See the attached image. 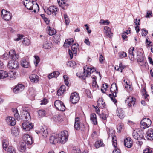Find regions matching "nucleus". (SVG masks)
Wrapping results in <instances>:
<instances>
[{"label":"nucleus","mask_w":153,"mask_h":153,"mask_svg":"<svg viewBox=\"0 0 153 153\" xmlns=\"http://www.w3.org/2000/svg\"><path fill=\"white\" fill-rule=\"evenodd\" d=\"M21 119L25 122L22 123V128L25 131H29L32 128L33 126L32 124L29 122L31 120V117L28 108L23 107Z\"/></svg>","instance_id":"nucleus-1"},{"label":"nucleus","mask_w":153,"mask_h":153,"mask_svg":"<svg viewBox=\"0 0 153 153\" xmlns=\"http://www.w3.org/2000/svg\"><path fill=\"white\" fill-rule=\"evenodd\" d=\"M9 56H10L12 60L9 61L8 67L10 69H14L18 67L19 64L17 61L16 60L18 58V56L15 53V50H11L9 52Z\"/></svg>","instance_id":"nucleus-2"},{"label":"nucleus","mask_w":153,"mask_h":153,"mask_svg":"<svg viewBox=\"0 0 153 153\" xmlns=\"http://www.w3.org/2000/svg\"><path fill=\"white\" fill-rule=\"evenodd\" d=\"M108 138H111L112 139L113 145L115 149L113 151V153H120V150L116 147L117 141L115 135V131L114 130H109L108 132Z\"/></svg>","instance_id":"nucleus-3"},{"label":"nucleus","mask_w":153,"mask_h":153,"mask_svg":"<svg viewBox=\"0 0 153 153\" xmlns=\"http://www.w3.org/2000/svg\"><path fill=\"white\" fill-rule=\"evenodd\" d=\"M58 134L59 139V142L64 144L68 140V133L67 131H63Z\"/></svg>","instance_id":"nucleus-4"},{"label":"nucleus","mask_w":153,"mask_h":153,"mask_svg":"<svg viewBox=\"0 0 153 153\" xmlns=\"http://www.w3.org/2000/svg\"><path fill=\"white\" fill-rule=\"evenodd\" d=\"M144 133L141 129H138L134 130L133 132V137L136 140H140L144 138Z\"/></svg>","instance_id":"nucleus-5"},{"label":"nucleus","mask_w":153,"mask_h":153,"mask_svg":"<svg viewBox=\"0 0 153 153\" xmlns=\"http://www.w3.org/2000/svg\"><path fill=\"white\" fill-rule=\"evenodd\" d=\"M74 127L76 130H80L83 131L85 128L84 125L79 121V118L78 117L75 118Z\"/></svg>","instance_id":"nucleus-6"},{"label":"nucleus","mask_w":153,"mask_h":153,"mask_svg":"<svg viewBox=\"0 0 153 153\" xmlns=\"http://www.w3.org/2000/svg\"><path fill=\"white\" fill-rule=\"evenodd\" d=\"M80 99L79 94L76 92L72 93L70 97L71 102L73 104H76L78 102Z\"/></svg>","instance_id":"nucleus-7"},{"label":"nucleus","mask_w":153,"mask_h":153,"mask_svg":"<svg viewBox=\"0 0 153 153\" xmlns=\"http://www.w3.org/2000/svg\"><path fill=\"white\" fill-rule=\"evenodd\" d=\"M54 105L57 109L60 111H64L65 110V107L64 103L60 100L55 101L54 102Z\"/></svg>","instance_id":"nucleus-8"},{"label":"nucleus","mask_w":153,"mask_h":153,"mask_svg":"<svg viewBox=\"0 0 153 153\" xmlns=\"http://www.w3.org/2000/svg\"><path fill=\"white\" fill-rule=\"evenodd\" d=\"M78 44H73L71 46V50L70 49L68 50V53L70 56L71 59L73 58V54H76L77 49L78 48Z\"/></svg>","instance_id":"nucleus-9"},{"label":"nucleus","mask_w":153,"mask_h":153,"mask_svg":"<svg viewBox=\"0 0 153 153\" xmlns=\"http://www.w3.org/2000/svg\"><path fill=\"white\" fill-rule=\"evenodd\" d=\"M49 141L50 143L52 144H55L59 142V139L58 134H52L50 138Z\"/></svg>","instance_id":"nucleus-10"},{"label":"nucleus","mask_w":153,"mask_h":153,"mask_svg":"<svg viewBox=\"0 0 153 153\" xmlns=\"http://www.w3.org/2000/svg\"><path fill=\"white\" fill-rule=\"evenodd\" d=\"M38 134L42 135L44 137H46L48 135V131L46 127L45 126L41 128L39 130L36 131Z\"/></svg>","instance_id":"nucleus-11"},{"label":"nucleus","mask_w":153,"mask_h":153,"mask_svg":"<svg viewBox=\"0 0 153 153\" xmlns=\"http://www.w3.org/2000/svg\"><path fill=\"white\" fill-rule=\"evenodd\" d=\"M25 1H23L24 5L26 8L29 10H33V6L34 5L33 1L31 0V1L28 0H25Z\"/></svg>","instance_id":"nucleus-12"},{"label":"nucleus","mask_w":153,"mask_h":153,"mask_svg":"<svg viewBox=\"0 0 153 153\" xmlns=\"http://www.w3.org/2000/svg\"><path fill=\"white\" fill-rule=\"evenodd\" d=\"M23 141L27 145H31L33 143L32 138L29 135L25 134L23 137Z\"/></svg>","instance_id":"nucleus-13"},{"label":"nucleus","mask_w":153,"mask_h":153,"mask_svg":"<svg viewBox=\"0 0 153 153\" xmlns=\"http://www.w3.org/2000/svg\"><path fill=\"white\" fill-rule=\"evenodd\" d=\"M83 69L84 70V73H86V76L88 77L90 76L92 73H93L96 71L94 68H89L87 66L84 67Z\"/></svg>","instance_id":"nucleus-14"},{"label":"nucleus","mask_w":153,"mask_h":153,"mask_svg":"<svg viewBox=\"0 0 153 153\" xmlns=\"http://www.w3.org/2000/svg\"><path fill=\"white\" fill-rule=\"evenodd\" d=\"M7 123L10 126H13L16 123V120L14 118L11 116H8L6 119Z\"/></svg>","instance_id":"nucleus-15"},{"label":"nucleus","mask_w":153,"mask_h":153,"mask_svg":"<svg viewBox=\"0 0 153 153\" xmlns=\"http://www.w3.org/2000/svg\"><path fill=\"white\" fill-rule=\"evenodd\" d=\"M145 137L148 140H153V130L152 129L148 130L146 134Z\"/></svg>","instance_id":"nucleus-16"},{"label":"nucleus","mask_w":153,"mask_h":153,"mask_svg":"<svg viewBox=\"0 0 153 153\" xmlns=\"http://www.w3.org/2000/svg\"><path fill=\"white\" fill-rule=\"evenodd\" d=\"M126 102L128 103L129 106H134L135 102V99L131 97H129L125 100Z\"/></svg>","instance_id":"nucleus-17"},{"label":"nucleus","mask_w":153,"mask_h":153,"mask_svg":"<svg viewBox=\"0 0 153 153\" xmlns=\"http://www.w3.org/2000/svg\"><path fill=\"white\" fill-rule=\"evenodd\" d=\"M50 13H48L49 15L52 14L55 15L58 12V9L55 6L50 7L48 9Z\"/></svg>","instance_id":"nucleus-18"},{"label":"nucleus","mask_w":153,"mask_h":153,"mask_svg":"<svg viewBox=\"0 0 153 153\" xmlns=\"http://www.w3.org/2000/svg\"><path fill=\"white\" fill-rule=\"evenodd\" d=\"M133 141L131 138L128 137L125 139L124 140V144L125 146L128 148L131 147L133 144Z\"/></svg>","instance_id":"nucleus-19"},{"label":"nucleus","mask_w":153,"mask_h":153,"mask_svg":"<svg viewBox=\"0 0 153 153\" xmlns=\"http://www.w3.org/2000/svg\"><path fill=\"white\" fill-rule=\"evenodd\" d=\"M24 88V86L21 84H20L16 86L13 89V91L15 94H17L18 92L22 91Z\"/></svg>","instance_id":"nucleus-20"},{"label":"nucleus","mask_w":153,"mask_h":153,"mask_svg":"<svg viewBox=\"0 0 153 153\" xmlns=\"http://www.w3.org/2000/svg\"><path fill=\"white\" fill-rule=\"evenodd\" d=\"M21 64L22 67L25 68H28L30 65L28 59L25 58H23L22 59L21 61Z\"/></svg>","instance_id":"nucleus-21"},{"label":"nucleus","mask_w":153,"mask_h":153,"mask_svg":"<svg viewBox=\"0 0 153 153\" xmlns=\"http://www.w3.org/2000/svg\"><path fill=\"white\" fill-rule=\"evenodd\" d=\"M104 32L105 35L109 38H111L113 33L111 32V29L107 26H105L104 28Z\"/></svg>","instance_id":"nucleus-22"},{"label":"nucleus","mask_w":153,"mask_h":153,"mask_svg":"<svg viewBox=\"0 0 153 153\" xmlns=\"http://www.w3.org/2000/svg\"><path fill=\"white\" fill-rule=\"evenodd\" d=\"M118 91H114V92H111L112 94H110L109 95V96L111 98V100L116 105H117V102L115 97L117 96L116 94L118 93Z\"/></svg>","instance_id":"nucleus-23"},{"label":"nucleus","mask_w":153,"mask_h":153,"mask_svg":"<svg viewBox=\"0 0 153 153\" xmlns=\"http://www.w3.org/2000/svg\"><path fill=\"white\" fill-rule=\"evenodd\" d=\"M29 78L31 82L34 83L37 82L39 80L38 76L35 74H32L30 75Z\"/></svg>","instance_id":"nucleus-24"},{"label":"nucleus","mask_w":153,"mask_h":153,"mask_svg":"<svg viewBox=\"0 0 153 153\" xmlns=\"http://www.w3.org/2000/svg\"><path fill=\"white\" fill-rule=\"evenodd\" d=\"M74 42V40L73 39H66L65 40L63 46L65 47H68L73 43Z\"/></svg>","instance_id":"nucleus-25"},{"label":"nucleus","mask_w":153,"mask_h":153,"mask_svg":"<svg viewBox=\"0 0 153 153\" xmlns=\"http://www.w3.org/2000/svg\"><path fill=\"white\" fill-rule=\"evenodd\" d=\"M98 106L100 108H103L105 107V102L103 101V100L101 98H100L97 101Z\"/></svg>","instance_id":"nucleus-26"},{"label":"nucleus","mask_w":153,"mask_h":153,"mask_svg":"<svg viewBox=\"0 0 153 153\" xmlns=\"http://www.w3.org/2000/svg\"><path fill=\"white\" fill-rule=\"evenodd\" d=\"M90 117V120L95 125L97 124V122L96 114L94 113L92 114Z\"/></svg>","instance_id":"nucleus-27"},{"label":"nucleus","mask_w":153,"mask_h":153,"mask_svg":"<svg viewBox=\"0 0 153 153\" xmlns=\"http://www.w3.org/2000/svg\"><path fill=\"white\" fill-rule=\"evenodd\" d=\"M19 132L18 128L16 126L12 128L11 129V134L12 135L16 137L19 134Z\"/></svg>","instance_id":"nucleus-28"},{"label":"nucleus","mask_w":153,"mask_h":153,"mask_svg":"<svg viewBox=\"0 0 153 153\" xmlns=\"http://www.w3.org/2000/svg\"><path fill=\"white\" fill-rule=\"evenodd\" d=\"M52 46L51 42L50 41H46L43 45V48L45 49H49Z\"/></svg>","instance_id":"nucleus-29"},{"label":"nucleus","mask_w":153,"mask_h":153,"mask_svg":"<svg viewBox=\"0 0 153 153\" xmlns=\"http://www.w3.org/2000/svg\"><path fill=\"white\" fill-rule=\"evenodd\" d=\"M66 91L65 86L64 85H62L59 89L57 91V94L58 96L62 95Z\"/></svg>","instance_id":"nucleus-30"},{"label":"nucleus","mask_w":153,"mask_h":153,"mask_svg":"<svg viewBox=\"0 0 153 153\" xmlns=\"http://www.w3.org/2000/svg\"><path fill=\"white\" fill-rule=\"evenodd\" d=\"M86 73H84V72L83 73L78 72L76 73V74L77 76L79 78L85 80L86 77H88L86 76Z\"/></svg>","instance_id":"nucleus-31"},{"label":"nucleus","mask_w":153,"mask_h":153,"mask_svg":"<svg viewBox=\"0 0 153 153\" xmlns=\"http://www.w3.org/2000/svg\"><path fill=\"white\" fill-rule=\"evenodd\" d=\"M117 114V115L121 119L125 117L124 111L121 108L118 109Z\"/></svg>","instance_id":"nucleus-32"},{"label":"nucleus","mask_w":153,"mask_h":153,"mask_svg":"<svg viewBox=\"0 0 153 153\" xmlns=\"http://www.w3.org/2000/svg\"><path fill=\"white\" fill-rule=\"evenodd\" d=\"M8 76V73L6 71L3 70H0V79H4Z\"/></svg>","instance_id":"nucleus-33"},{"label":"nucleus","mask_w":153,"mask_h":153,"mask_svg":"<svg viewBox=\"0 0 153 153\" xmlns=\"http://www.w3.org/2000/svg\"><path fill=\"white\" fill-rule=\"evenodd\" d=\"M134 48L131 47L130 48L129 50V57L131 60H133V58L134 57V55L133 53V51L134 50Z\"/></svg>","instance_id":"nucleus-34"},{"label":"nucleus","mask_w":153,"mask_h":153,"mask_svg":"<svg viewBox=\"0 0 153 153\" xmlns=\"http://www.w3.org/2000/svg\"><path fill=\"white\" fill-rule=\"evenodd\" d=\"M59 73L58 71H54L48 75V77L50 79L53 77H57L59 75Z\"/></svg>","instance_id":"nucleus-35"},{"label":"nucleus","mask_w":153,"mask_h":153,"mask_svg":"<svg viewBox=\"0 0 153 153\" xmlns=\"http://www.w3.org/2000/svg\"><path fill=\"white\" fill-rule=\"evenodd\" d=\"M8 76H7L9 77L10 78V79L11 80L16 78L17 76L16 73L13 71H10L9 73L8 74Z\"/></svg>","instance_id":"nucleus-36"},{"label":"nucleus","mask_w":153,"mask_h":153,"mask_svg":"<svg viewBox=\"0 0 153 153\" xmlns=\"http://www.w3.org/2000/svg\"><path fill=\"white\" fill-rule=\"evenodd\" d=\"M61 35L57 34L53 36V40L54 42L58 44L60 42L61 40Z\"/></svg>","instance_id":"nucleus-37"},{"label":"nucleus","mask_w":153,"mask_h":153,"mask_svg":"<svg viewBox=\"0 0 153 153\" xmlns=\"http://www.w3.org/2000/svg\"><path fill=\"white\" fill-rule=\"evenodd\" d=\"M37 113L38 116L39 118H41L44 117L46 114V112L43 110H39L37 112Z\"/></svg>","instance_id":"nucleus-38"},{"label":"nucleus","mask_w":153,"mask_h":153,"mask_svg":"<svg viewBox=\"0 0 153 153\" xmlns=\"http://www.w3.org/2000/svg\"><path fill=\"white\" fill-rule=\"evenodd\" d=\"M95 145L96 148H98L101 146H104V144L102 141L101 140H100L95 143Z\"/></svg>","instance_id":"nucleus-39"},{"label":"nucleus","mask_w":153,"mask_h":153,"mask_svg":"<svg viewBox=\"0 0 153 153\" xmlns=\"http://www.w3.org/2000/svg\"><path fill=\"white\" fill-rule=\"evenodd\" d=\"M12 17L11 14L9 12L7 13L5 15V16H3V18L6 21H9L10 20Z\"/></svg>","instance_id":"nucleus-40"},{"label":"nucleus","mask_w":153,"mask_h":153,"mask_svg":"<svg viewBox=\"0 0 153 153\" xmlns=\"http://www.w3.org/2000/svg\"><path fill=\"white\" fill-rule=\"evenodd\" d=\"M26 144V143L23 141L20 143V149L21 152H23L25 150Z\"/></svg>","instance_id":"nucleus-41"},{"label":"nucleus","mask_w":153,"mask_h":153,"mask_svg":"<svg viewBox=\"0 0 153 153\" xmlns=\"http://www.w3.org/2000/svg\"><path fill=\"white\" fill-rule=\"evenodd\" d=\"M56 33V31L55 29L50 27H49L48 33L49 35L52 36L55 34Z\"/></svg>","instance_id":"nucleus-42"},{"label":"nucleus","mask_w":153,"mask_h":153,"mask_svg":"<svg viewBox=\"0 0 153 153\" xmlns=\"http://www.w3.org/2000/svg\"><path fill=\"white\" fill-rule=\"evenodd\" d=\"M13 112L14 113V116L16 120L18 121L20 120L21 118L19 114L18 113L17 110L16 109H14V110H13Z\"/></svg>","instance_id":"nucleus-43"},{"label":"nucleus","mask_w":153,"mask_h":153,"mask_svg":"<svg viewBox=\"0 0 153 153\" xmlns=\"http://www.w3.org/2000/svg\"><path fill=\"white\" fill-rule=\"evenodd\" d=\"M116 91H118L117 86L115 83H113L111 85L110 91L111 92H112Z\"/></svg>","instance_id":"nucleus-44"},{"label":"nucleus","mask_w":153,"mask_h":153,"mask_svg":"<svg viewBox=\"0 0 153 153\" xmlns=\"http://www.w3.org/2000/svg\"><path fill=\"white\" fill-rule=\"evenodd\" d=\"M58 2L59 6L63 9H66V7L68 6V4L66 3L65 4H64L62 2H61V1H58Z\"/></svg>","instance_id":"nucleus-45"},{"label":"nucleus","mask_w":153,"mask_h":153,"mask_svg":"<svg viewBox=\"0 0 153 153\" xmlns=\"http://www.w3.org/2000/svg\"><path fill=\"white\" fill-rule=\"evenodd\" d=\"M8 144V143L7 141L6 140H3L2 145L3 149L6 150L7 149Z\"/></svg>","instance_id":"nucleus-46"},{"label":"nucleus","mask_w":153,"mask_h":153,"mask_svg":"<svg viewBox=\"0 0 153 153\" xmlns=\"http://www.w3.org/2000/svg\"><path fill=\"white\" fill-rule=\"evenodd\" d=\"M144 57L143 56L138 57H137V61L141 63V64H140V65L141 66L143 65L145 63L144 62Z\"/></svg>","instance_id":"nucleus-47"},{"label":"nucleus","mask_w":153,"mask_h":153,"mask_svg":"<svg viewBox=\"0 0 153 153\" xmlns=\"http://www.w3.org/2000/svg\"><path fill=\"white\" fill-rule=\"evenodd\" d=\"M22 43L23 44L26 46L29 45L30 43V40L27 37L23 39V40L22 41Z\"/></svg>","instance_id":"nucleus-48"},{"label":"nucleus","mask_w":153,"mask_h":153,"mask_svg":"<svg viewBox=\"0 0 153 153\" xmlns=\"http://www.w3.org/2000/svg\"><path fill=\"white\" fill-rule=\"evenodd\" d=\"M142 120L144 123H146L147 126V125L149 126H150L151 124V121L149 118H144Z\"/></svg>","instance_id":"nucleus-49"},{"label":"nucleus","mask_w":153,"mask_h":153,"mask_svg":"<svg viewBox=\"0 0 153 153\" xmlns=\"http://www.w3.org/2000/svg\"><path fill=\"white\" fill-rule=\"evenodd\" d=\"M7 150V153H16L15 149L13 147H9Z\"/></svg>","instance_id":"nucleus-50"},{"label":"nucleus","mask_w":153,"mask_h":153,"mask_svg":"<svg viewBox=\"0 0 153 153\" xmlns=\"http://www.w3.org/2000/svg\"><path fill=\"white\" fill-rule=\"evenodd\" d=\"M147 125L146 123H144V122L142 120L140 122V127L142 128H146L149 127L150 126H149L147 125V126H146Z\"/></svg>","instance_id":"nucleus-51"},{"label":"nucleus","mask_w":153,"mask_h":153,"mask_svg":"<svg viewBox=\"0 0 153 153\" xmlns=\"http://www.w3.org/2000/svg\"><path fill=\"white\" fill-rule=\"evenodd\" d=\"M75 62H73L72 61H69L67 63V65L68 66L74 68V66L75 65Z\"/></svg>","instance_id":"nucleus-52"},{"label":"nucleus","mask_w":153,"mask_h":153,"mask_svg":"<svg viewBox=\"0 0 153 153\" xmlns=\"http://www.w3.org/2000/svg\"><path fill=\"white\" fill-rule=\"evenodd\" d=\"M64 18L65 19L66 24L67 25H69L70 22V20L67 15L66 14H64Z\"/></svg>","instance_id":"nucleus-53"},{"label":"nucleus","mask_w":153,"mask_h":153,"mask_svg":"<svg viewBox=\"0 0 153 153\" xmlns=\"http://www.w3.org/2000/svg\"><path fill=\"white\" fill-rule=\"evenodd\" d=\"M110 22L108 20H104L103 19H101L99 23L101 24H102L104 25H108L109 24Z\"/></svg>","instance_id":"nucleus-54"},{"label":"nucleus","mask_w":153,"mask_h":153,"mask_svg":"<svg viewBox=\"0 0 153 153\" xmlns=\"http://www.w3.org/2000/svg\"><path fill=\"white\" fill-rule=\"evenodd\" d=\"M64 81L66 85L68 86L69 83L68 82V76L67 75H64L63 76Z\"/></svg>","instance_id":"nucleus-55"},{"label":"nucleus","mask_w":153,"mask_h":153,"mask_svg":"<svg viewBox=\"0 0 153 153\" xmlns=\"http://www.w3.org/2000/svg\"><path fill=\"white\" fill-rule=\"evenodd\" d=\"M119 56L120 58H122L127 56L126 53L124 52H120L119 53Z\"/></svg>","instance_id":"nucleus-56"},{"label":"nucleus","mask_w":153,"mask_h":153,"mask_svg":"<svg viewBox=\"0 0 153 153\" xmlns=\"http://www.w3.org/2000/svg\"><path fill=\"white\" fill-rule=\"evenodd\" d=\"M54 119V120L55 121H62V118L59 115H56L55 116V117L53 118Z\"/></svg>","instance_id":"nucleus-57"},{"label":"nucleus","mask_w":153,"mask_h":153,"mask_svg":"<svg viewBox=\"0 0 153 153\" xmlns=\"http://www.w3.org/2000/svg\"><path fill=\"white\" fill-rule=\"evenodd\" d=\"M34 57L35 58V61H34V62L35 64H36L35 65L36 66V65H37L39 62V56H35Z\"/></svg>","instance_id":"nucleus-58"},{"label":"nucleus","mask_w":153,"mask_h":153,"mask_svg":"<svg viewBox=\"0 0 153 153\" xmlns=\"http://www.w3.org/2000/svg\"><path fill=\"white\" fill-rule=\"evenodd\" d=\"M142 33H141L142 36H146L148 33V31L146 30L145 29H142Z\"/></svg>","instance_id":"nucleus-59"},{"label":"nucleus","mask_w":153,"mask_h":153,"mask_svg":"<svg viewBox=\"0 0 153 153\" xmlns=\"http://www.w3.org/2000/svg\"><path fill=\"white\" fill-rule=\"evenodd\" d=\"M106 116V115L105 114L102 113L100 115V117L102 119L105 120L107 118Z\"/></svg>","instance_id":"nucleus-60"},{"label":"nucleus","mask_w":153,"mask_h":153,"mask_svg":"<svg viewBox=\"0 0 153 153\" xmlns=\"http://www.w3.org/2000/svg\"><path fill=\"white\" fill-rule=\"evenodd\" d=\"M152 13L151 11H148L146 15V18H150L152 16Z\"/></svg>","instance_id":"nucleus-61"},{"label":"nucleus","mask_w":153,"mask_h":153,"mask_svg":"<svg viewBox=\"0 0 153 153\" xmlns=\"http://www.w3.org/2000/svg\"><path fill=\"white\" fill-rule=\"evenodd\" d=\"M8 11H7L4 9L2 10L1 12L2 17L3 16H5V14L6 15L7 13H8Z\"/></svg>","instance_id":"nucleus-62"},{"label":"nucleus","mask_w":153,"mask_h":153,"mask_svg":"<svg viewBox=\"0 0 153 153\" xmlns=\"http://www.w3.org/2000/svg\"><path fill=\"white\" fill-rule=\"evenodd\" d=\"M152 152V151L149 148L145 149L143 151V153H151Z\"/></svg>","instance_id":"nucleus-63"},{"label":"nucleus","mask_w":153,"mask_h":153,"mask_svg":"<svg viewBox=\"0 0 153 153\" xmlns=\"http://www.w3.org/2000/svg\"><path fill=\"white\" fill-rule=\"evenodd\" d=\"M84 42L87 45L90 46V42L89 41V39L88 38L85 39V40Z\"/></svg>","instance_id":"nucleus-64"}]
</instances>
